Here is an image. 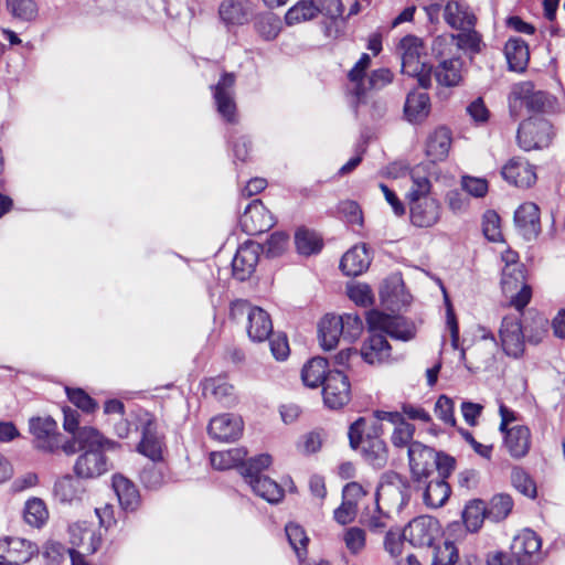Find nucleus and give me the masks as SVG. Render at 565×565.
<instances>
[{"label": "nucleus", "instance_id": "obj_36", "mask_svg": "<svg viewBox=\"0 0 565 565\" xmlns=\"http://www.w3.org/2000/svg\"><path fill=\"white\" fill-rule=\"evenodd\" d=\"M430 99L425 92H411L404 105V115L411 124L423 122L429 115Z\"/></svg>", "mask_w": 565, "mask_h": 565}, {"label": "nucleus", "instance_id": "obj_13", "mask_svg": "<svg viewBox=\"0 0 565 565\" xmlns=\"http://www.w3.org/2000/svg\"><path fill=\"white\" fill-rule=\"evenodd\" d=\"M117 443L113 445H106L102 447H87L83 454H81L73 467L74 475L83 479H96L107 471H109L111 465L108 458L105 456V449H115Z\"/></svg>", "mask_w": 565, "mask_h": 565}, {"label": "nucleus", "instance_id": "obj_4", "mask_svg": "<svg viewBox=\"0 0 565 565\" xmlns=\"http://www.w3.org/2000/svg\"><path fill=\"white\" fill-rule=\"evenodd\" d=\"M411 484L407 478L388 471L381 477L375 493V502L393 512H401L409 502Z\"/></svg>", "mask_w": 565, "mask_h": 565}, {"label": "nucleus", "instance_id": "obj_58", "mask_svg": "<svg viewBox=\"0 0 565 565\" xmlns=\"http://www.w3.org/2000/svg\"><path fill=\"white\" fill-rule=\"evenodd\" d=\"M341 319L342 338L348 342L355 341L363 331V321L356 313L338 316Z\"/></svg>", "mask_w": 565, "mask_h": 565}, {"label": "nucleus", "instance_id": "obj_37", "mask_svg": "<svg viewBox=\"0 0 565 565\" xmlns=\"http://www.w3.org/2000/svg\"><path fill=\"white\" fill-rule=\"evenodd\" d=\"M370 263L366 246H354L342 256L340 268L347 276H359L369 268Z\"/></svg>", "mask_w": 565, "mask_h": 565}, {"label": "nucleus", "instance_id": "obj_6", "mask_svg": "<svg viewBox=\"0 0 565 565\" xmlns=\"http://www.w3.org/2000/svg\"><path fill=\"white\" fill-rule=\"evenodd\" d=\"M553 104L554 98L543 90H534L531 82L515 84L509 95L510 115L515 119L520 116L523 106H526L530 111L545 113L553 107Z\"/></svg>", "mask_w": 565, "mask_h": 565}, {"label": "nucleus", "instance_id": "obj_5", "mask_svg": "<svg viewBox=\"0 0 565 565\" xmlns=\"http://www.w3.org/2000/svg\"><path fill=\"white\" fill-rule=\"evenodd\" d=\"M398 52L402 60V72L416 77L419 86L428 88L431 83V66L422 61V41L417 36L407 35L401 40Z\"/></svg>", "mask_w": 565, "mask_h": 565}, {"label": "nucleus", "instance_id": "obj_25", "mask_svg": "<svg viewBox=\"0 0 565 565\" xmlns=\"http://www.w3.org/2000/svg\"><path fill=\"white\" fill-rule=\"evenodd\" d=\"M207 433L218 441H235L243 433V420L234 414L217 415L210 420Z\"/></svg>", "mask_w": 565, "mask_h": 565}, {"label": "nucleus", "instance_id": "obj_29", "mask_svg": "<svg viewBox=\"0 0 565 565\" xmlns=\"http://www.w3.org/2000/svg\"><path fill=\"white\" fill-rule=\"evenodd\" d=\"M369 337L363 342L360 355L369 364H381L391 358L392 348L384 334L367 324Z\"/></svg>", "mask_w": 565, "mask_h": 565}, {"label": "nucleus", "instance_id": "obj_47", "mask_svg": "<svg viewBox=\"0 0 565 565\" xmlns=\"http://www.w3.org/2000/svg\"><path fill=\"white\" fill-rule=\"evenodd\" d=\"M487 516V507L482 500L470 501L462 512L463 523L468 531H478Z\"/></svg>", "mask_w": 565, "mask_h": 565}, {"label": "nucleus", "instance_id": "obj_53", "mask_svg": "<svg viewBox=\"0 0 565 565\" xmlns=\"http://www.w3.org/2000/svg\"><path fill=\"white\" fill-rule=\"evenodd\" d=\"M513 507L512 498L508 494L494 495L487 508V518L494 522L502 521L511 512Z\"/></svg>", "mask_w": 565, "mask_h": 565}, {"label": "nucleus", "instance_id": "obj_51", "mask_svg": "<svg viewBox=\"0 0 565 565\" xmlns=\"http://www.w3.org/2000/svg\"><path fill=\"white\" fill-rule=\"evenodd\" d=\"M295 243L298 253L306 256L318 253L322 247L321 238L318 234L306 228H299L296 232Z\"/></svg>", "mask_w": 565, "mask_h": 565}, {"label": "nucleus", "instance_id": "obj_59", "mask_svg": "<svg viewBox=\"0 0 565 565\" xmlns=\"http://www.w3.org/2000/svg\"><path fill=\"white\" fill-rule=\"evenodd\" d=\"M461 33L454 34L456 52L463 50L471 53L480 51L481 38L475 28L460 30Z\"/></svg>", "mask_w": 565, "mask_h": 565}, {"label": "nucleus", "instance_id": "obj_64", "mask_svg": "<svg viewBox=\"0 0 565 565\" xmlns=\"http://www.w3.org/2000/svg\"><path fill=\"white\" fill-rule=\"evenodd\" d=\"M66 394L70 402L77 408L89 414L97 409V403L82 388L66 387Z\"/></svg>", "mask_w": 565, "mask_h": 565}, {"label": "nucleus", "instance_id": "obj_17", "mask_svg": "<svg viewBox=\"0 0 565 565\" xmlns=\"http://www.w3.org/2000/svg\"><path fill=\"white\" fill-rule=\"evenodd\" d=\"M324 404L331 409L347 405L351 398V385L348 376L340 370L329 371L322 390Z\"/></svg>", "mask_w": 565, "mask_h": 565}, {"label": "nucleus", "instance_id": "obj_39", "mask_svg": "<svg viewBox=\"0 0 565 565\" xmlns=\"http://www.w3.org/2000/svg\"><path fill=\"white\" fill-rule=\"evenodd\" d=\"M462 61L458 56L441 60L435 68V78L441 86L454 87L462 79Z\"/></svg>", "mask_w": 565, "mask_h": 565}, {"label": "nucleus", "instance_id": "obj_54", "mask_svg": "<svg viewBox=\"0 0 565 565\" xmlns=\"http://www.w3.org/2000/svg\"><path fill=\"white\" fill-rule=\"evenodd\" d=\"M285 531L289 544L296 552L298 558L301 559L307 554V544L309 542L305 530L296 523H289L286 525Z\"/></svg>", "mask_w": 565, "mask_h": 565}, {"label": "nucleus", "instance_id": "obj_30", "mask_svg": "<svg viewBox=\"0 0 565 565\" xmlns=\"http://www.w3.org/2000/svg\"><path fill=\"white\" fill-rule=\"evenodd\" d=\"M501 174L505 181L519 188H529L536 181L534 167L523 158L510 159L503 166Z\"/></svg>", "mask_w": 565, "mask_h": 565}, {"label": "nucleus", "instance_id": "obj_57", "mask_svg": "<svg viewBox=\"0 0 565 565\" xmlns=\"http://www.w3.org/2000/svg\"><path fill=\"white\" fill-rule=\"evenodd\" d=\"M412 186L408 192V200L428 198L431 183L428 177L419 168L411 171Z\"/></svg>", "mask_w": 565, "mask_h": 565}, {"label": "nucleus", "instance_id": "obj_42", "mask_svg": "<svg viewBox=\"0 0 565 565\" xmlns=\"http://www.w3.org/2000/svg\"><path fill=\"white\" fill-rule=\"evenodd\" d=\"M341 319L335 315H326L319 323V339L324 350L337 347L342 337Z\"/></svg>", "mask_w": 565, "mask_h": 565}, {"label": "nucleus", "instance_id": "obj_62", "mask_svg": "<svg viewBox=\"0 0 565 565\" xmlns=\"http://www.w3.org/2000/svg\"><path fill=\"white\" fill-rule=\"evenodd\" d=\"M287 244L288 235L284 232H275L264 244H260L262 253H265L267 257H278L285 252Z\"/></svg>", "mask_w": 565, "mask_h": 565}, {"label": "nucleus", "instance_id": "obj_24", "mask_svg": "<svg viewBox=\"0 0 565 565\" xmlns=\"http://www.w3.org/2000/svg\"><path fill=\"white\" fill-rule=\"evenodd\" d=\"M409 216L414 226L429 228L436 225L441 216V206L434 198L409 200Z\"/></svg>", "mask_w": 565, "mask_h": 565}, {"label": "nucleus", "instance_id": "obj_32", "mask_svg": "<svg viewBox=\"0 0 565 565\" xmlns=\"http://www.w3.org/2000/svg\"><path fill=\"white\" fill-rule=\"evenodd\" d=\"M444 20L452 29L467 30L476 26L472 9L462 1L449 0L444 8Z\"/></svg>", "mask_w": 565, "mask_h": 565}, {"label": "nucleus", "instance_id": "obj_22", "mask_svg": "<svg viewBox=\"0 0 565 565\" xmlns=\"http://www.w3.org/2000/svg\"><path fill=\"white\" fill-rule=\"evenodd\" d=\"M408 460L412 476L415 481L420 482L434 473L436 468V451L419 441H414L408 448Z\"/></svg>", "mask_w": 565, "mask_h": 565}, {"label": "nucleus", "instance_id": "obj_16", "mask_svg": "<svg viewBox=\"0 0 565 565\" xmlns=\"http://www.w3.org/2000/svg\"><path fill=\"white\" fill-rule=\"evenodd\" d=\"M29 429L33 436V446L44 452H55L60 448V434L56 422L50 417H32Z\"/></svg>", "mask_w": 565, "mask_h": 565}, {"label": "nucleus", "instance_id": "obj_14", "mask_svg": "<svg viewBox=\"0 0 565 565\" xmlns=\"http://www.w3.org/2000/svg\"><path fill=\"white\" fill-rule=\"evenodd\" d=\"M235 82L236 77L233 73H223L218 82L211 86L216 111L228 124H236L238 120L234 90Z\"/></svg>", "mask_w": 565, "mask_h": 565}, {"label": "nucleus", "instance_id": "obj_41", "mask_svg": "<svg viewBox=\"0 0 565 565\" xmlns=\"http://www.w3.org/2000/svg\"><path fill=\"white\" fill-rule=\"evenodd\" d=\"M391 511L375 502L373 509H367L361 515V523L373 534H384L391 526Z\"/></svg>", "mask_w": 565, "mask_h": 565}, {"label": "nucleus", "instance_id": "obj_33", "mask_svg": "<svg viewBox=\"0 0 565 565\" xmlns=\"http://www.w3.org/2000/svg\"><path fill=\"white\" fill-rule=\"evenodd\" d=\"M501 433L503 434L504 447L511 457L520 459L529 452L531 446L529 427L516 425Z\"/></svg>", "mask_w": 565, "mask_h": 565}, {"label": "nucleus", "instance_id": "obj_12", "mask_svg": "<svg viewBox=\"0 0 565 565\" xmlns=\"http://www.w3.org/2000/svg\"><path fill=\"white\" fill-rule=\"evenodd\" d=\"M523 310H516L503 317L499 329V338L502 350L508 356L519 359L525 350V335L521 318Z\"/></svg>", "mask_w": 565, "mask_h": 565}, {"label": "nucleus", "instance_id": "obj_21", "mask_svg": "<svg viewBox=\"0 0 565 565\" xmlns=\"http://www.w3.org/2000/svg\"><path fill=\"white\" fill-rule=\"evenodd\" d=\"M70 543L84 554H94L100 547L103 533L93 523L77 521L68 526Z\"/></svg>", "mask_w": 565, "mask_h": 565}, {"label": "nucleus", "instance_id": "obj_35", "mask_svg": "<svg viewBox=\"0 0 565 565\" xmlns=\"http://www.w3.org/2000/svg\"><path fill=\"white\" fill-rule=\"evenodd\" d=\"M113 488L124 511H137L140 505V494L132 481L122 475H115L113 477Z\"/></svg>", "mask_w": 565, "mask_h": 565}, {"label": "nucleus", "instance_id": "obj_60", "mask_svg": "<svg viewBox=\"0 0 565 565\" xmlns=\"http://www.w3.org/2000/svg\"><path fill=\"white\" fill-rule=\"evenodd\" d=\"M415 434V426L406 420L394 426L391 441L396 448H409V445L414 443L413 437Z\"/></svg>", "mask_w": 565, "mask_h": 565}, {"label": "nucleus", "instance_id": "obj_18", "mask_svg": "<svg viewBox=\"0 0 565 565\" xmlns=\"http://www.w3.org/2000/svg\"><path fill=\"white\" fill-rule=\"evenodd\" d=\"M276 218L258 199L252 201L239 217L242 230L248 235H257L269 231Z\"/></svg>", "mask_w": 565, "mask_h": 565}, {"label": "nucleus", "instance_id": "obj_46", "mask_svg": "<svg viewBox=\"0 0 565 565\" xmlns=\"http://www.w3.org/2000/svg\"><path fill=\"white\" fill-rule=\"evenodd\" d=\"M247 451L243 448H233L224 451H214L210 455V461L213 468L226 470L244 462Z\"/></svg>", "mask_w": 565, "mask_h": 565}, {"label": "nucleus", "instance_id": "obj_8", "mask_svg": "<svg viewBox=\"0 0 565 565\" xmlns=\"http://www.w3.org/2000/svg\"><path fill=\"white\" fill-rule=\"evenodd\" d=\"M501 286L503 294L516 310H523L530 302L532 289L526 284L523 264H512L502 269Z\"/></svg>", "mask_w": 565, "mask_h": 565}, {"label": "nucleus", "instance_id": "obj_38", "mask_svg": "<svg viewBox=\"0 0 565 565\" xmlns=\"http://www.w3.org/2000/svg\"><path fill=\"white\" fill-rule=\"evenodd\" d=\"M451 141V132L448 128H436L427 138L426 154L433 161L445 160L449 153Z\"/></svg>", "mask_w": 565, "mask_h": 565}, {"label": "nucleus", "instance_id": "obj_26", "mask_svg": "<svg viewBox=\"0 0 565 565\" xmlns=\"http://www.w3.org/2000/svg\"><path fill=\"white\" fill-rule=\"evenodd\" d=\"M53 493L58 502L68 505H77L86 498L87 489L83 482V478L65 475L55 481Z\"/></svg>", "mask_w": 565, "mask_h": 565}, {"label": "nucleus", "instance_id": "obj_55", "mask_svg": "<svg viewBox=\"0 0 565 565\" xmlns=\"http://www.w3.org/2000/svg\"><path fill=\"white\" fill-rule=\"evenodd\" d=\"M458 550L452 542L444 541L434 547L431 565H463L458 563Z\"/></svg>", "mask_w": 565, "mask_h": 565}, {"label": "nucleus", "instance_id": "obj_11", "mask_svg": "<svg viewBox=\"0 0 565 565\" xmlns=\"http://www.w3.org/2000/svg\"><path fill=\"white\" fill-rule=\"evenodd\" d=\"M553 136L551 122L541 116H533L522 121L518 129L519 146L530 151L548 146Z\"/></svg>", "mask_w": 565, "mask_h": 565}, {"label": "nucleus", "instance_id": "obj_7", "mask_svg": "<svg viewBox=\"0 0 565 565\" xmlns=\"http://www.w3.org/2000/svg\"><path fill=\"white\" fill-rule=\"evenodd\" d=\"M137 427L141 431V440L137 445V451L149 458L153 463L161 461L166 443L164 435L159 430L156 416L147 411H139Z\"/></svg>", "mask_w": 565, "mask_h": 565}, {"label": "nucleus", "instance_id": "obj_43", "mask_svg": "<svg viewBox=\"0 0 565 565\" xmlns=\"http://www.w3.org/2000/svg\"><path fill=\"white\" fill-rule=\"evenodd\" d=\"M380 298L388 307H396L406 302L404 282L399 275H392L383 280L380 288Z\"/></svg>", "mask_w": 565, "mask_h": 565}, {"label": "nucleus", "instance_id": "obj_44", "mask_svg": "<svg viewBox=\"0 0 565 565\" xmlns=\"http://www.w3.org/2000/svg\"><path fill=\"white\" fill-rule=\"evenodd\" d=\"M328 369V361L324 358L317 356L307 362L301 371V377L305 385L318 387L323 384Z\"/></svg>", "mask_w": 565, "mask_h": 565}, {"label": "nucleus", "instance_id": "obj_19", "mask_svg": "<svg viewBox=\"0 0 565 565\" xmlns=\"http://www.w3.org/2000/svg\"><path fill=\"white\" fill-rule=\"evenodd\" d=\"M255 15L252 0H223L218 6V18L227 31L248 24Z\"/></svg>", "mask_w": 565, "mask_h": 565}, {"label": "nucleus", "instance_id": "obj_23", "mask_svg": "<svg viewBox=\"0 0 565 565\" xmlns=\"http://www.w3.org/2000/svg\"><path fill=\"white\" fill-rule=\"evenodd\" d=\"M262 250V245L252 241L244 243L237 248L232 260L233 276L237 280L245 281L253 275Z\"/></svg>", "mask_w": 565, "mask_h": 565}, {"label": "nucleus", "instance_id": "obj_27", "mask_svg": "<svg viewBox=\"0 0 565 565\" xmlns=\"http://www.w3.org/2000/svg\"><path fill=\"white\" fill-rule=\"evenodd\" d=\"M72 438L60 444V448L65 455L71 456L87 447H102L113 445L114 441L105 438L96 428L92 426H83L77 429L76 434H72Z\"/></svg>", "mask_w": 565, "mask_h": 565}, {"label": "nucleus", "instance_id": "obj_50", "mask_svg": "<svg viewBox=\"0 0 565 565\" xmlns=\"http://www.w3.org/2000/svg\"><path fill=\"white\" fill-rule=\"evenodd\" d=\"M254 28L262 39L273 41L280 32V20L273 13H262L255 18Z\"/></svg>", "mask_w": 565, "mask_h": 565}, {"label": "nucleus", "instance_id": "obj_52", "mask_svg": "<svg viewBox=\"0 0 565 565\" xmlns=\"http://www.w3.org/2000/svg\"><path fill=\"white\" fill-rule=\"evenodd\" d=\"M49 513L43 500L33 498L24 507V520L32 526H41L47 520Z\"/></svg>", "mask_w": 565, "mask_h": 565}, {"label": "nucleus", "instance_id": "obj_61", "mask_svg": "<svg viewBox=\"0 0 565 565\" xmlns=\"http://www.w3.org/2000/svg\"><path fill=\"white\" fill-rule=\"evenodd\" d=\"M343 541L347 548L352 554H359L365 547L366 534L365 531L358 526L349 527L343 533Z\"/></svg>", "mask_w": 565, "mask_h": 565}, {"label": "nucleus", "instance_id": "obj_1", "mask_svg": "<svg viewBox=\"0 0 565 565\" xmlns=\"http://www.w3.org/2000/svg\"><path fill=\"white\" fill-rule=\"evenodd\" d=\"M382 424L369 423L364 417L358 418L349 427V443L354 450L360 449L364 460L373 468H383L388 459L385 441L381 438Z\"/></svg>", "mask_w": 565, "mask_h": 565}, {"label": "nucleus", "instance_id": "obj_45", "mask_svg": "<svg viewBox=\"0 0 565 565\" xmlns=\"http://www.w3.org/2000/svg\"><path fill=\"white\" fill-rule=\"evenodd\" d=\"M204 392L211 393L224 406L235 403L234 387L224 377H212L204 382Z\"/></svg>", "mask_w": 565, "mask_h": 565}, {"label": "nucleus", "instance_id": "obj_20", "mask_svg": "<svg viewBox=\"0 0 565 565\" xmlns=\"http://www.w3.org/2000/svg\"><path fill=\"white\" fill-rule=\"evenodd\" d=\"M542 541L530 529L522 530L514 536L511 544V554L519 565H531L541 559Z\"/></svg>", "mask_w": 565, "mask_h": 565}, {"label": "nucleus", "instance_id": "obj_63", "mask_svg": "<svg viewBox=\"0 0 565 565\" xmlns=\"http://www.w3.org/2000/svg\"><path fill=\"white\" fill-rule=\"evenodd\" d=\"M511 481L513 487L522 494L529 498H534L536 494V487L530 476L522 469L515 468L511 473Z\"/></svg>", "mask_w": 565, "mask_h": 565}, {"label": "nucleus", "instance_id": "obj_28", "mask_svg": "<svg viewBox=\"0 0 565 565\" xmlns=\"http://www.w3.org/2000/svg\"><path fill=\"white\" fill-rule=\"evenodd\" d=\"M514 224L524 239H535L541 232L539 206L532 202L521 204L514 212Z\"/></svg>", "mask_w": 565, "mask_h": 565}, {"label": "nucleus", "instance_id": "obj_3", "mask_svg": "<svg viewBox=\"0 0 565 565\" xmlns=\"http://www.w3.org/2000/svg\"><path fill=\"white\" fill-rule=\"evenodd\" d=\"M271 462L270 455H258L244 462L241 473L256 495L269 503H278L284 498V490L277 482L260 475Z\"/></svg>", "mask_w": 565, "mask_h": 565}, {"label": "nucleus", "instance_id": "obj_31", "mask_svg": "<svg viewBox=\"0 0 565 565\" xmlns=\"http://www.w3.org/2000/svg\"><path fill=\"white\" fill-rule=\"evenodd\" d=\"M35 554H38L36 545L25 539L18 536L0 539V558L3 561L28 563Z\"/></svg>", "mask_w": 565, "mask_h": 565}, {"label": "nucleus", "instance_id": "obj_49", "mask_svg": "<svg viewBox=\"0 0 565 565\" xmlns=\"http://www.w3.org/2000/svg\"><path fill=\"white\" fill-rule=\"evenodd\" d=\"M316 0H301L291 7L285 20L288 25L297 24L313 19L317 14Z\"/></svg>", "mask_w": 565, "mask_h": 565}, {"label": "nucleus", "instance_id": "obj_34", "mask_svg": "<svg viewBox=\"0 0 565 565\" xmlns=\"http://www.w3.org/2000/svg\"><path fill=\"white\" fill-rule=\"evenodd\" d=\"M419 483L425 484L423 501L427 508L438 509L447 502L451 490L444 478L436 475L434 477H428L427 479H422Z\"/></svg>", "mask_w": 565, "mask_h": 565}, {"label": "nucleus", "instance_id": "obj_56", "mask_svg": "<svg viewBox=\"0 0 565 565\" xmlns=\"http://www.w3.org/2000/svg\"><path fill=\"white\" fill-rule=\"evenodd\" d=\"M405 540L407 539L404 535V530L401 531L397 526L390 527L384 533L383 548L391 557L397 558L402 555Z\"/></svg>", "mask_w": 565, "mask_h": 565}, {"label": "nucleus", "instance_id": "obj_2", "mask_svg": "<svg viewBox=\"0 0 565 565\" xmlns=\"http://www.w3.org/2000/svg\"><path fill=\"white\" fill-rule=\"evenodd\" d=\"M370 64V55L363 53L348 74L349 92L354 98L353 104L356 114L366 115L371 119H380L386 113V103L366 90L364 77Z\"/></svg>", "mask_w": 565, "mask_h": 565}, {"label": "nucleus", "instance_id": "obj_10", "mask_svg": "<svg viewBox=\"0 0 565 565\" xmlns=\"http://www.w3.org/2000/svg\"><path fill=\"white\" fill-rule=\"evenodd\" d=\"M247 315V334L253 342H263L273 334V322L270 316L259 307H253L246 300H236L232 303L231 315Z\"/></svg>", "mask_w": 565, "mask_h": 565}, {"label": "nucleus", "instance_id": "obj_15", "mask_svg": "<svg viewBox=\"0 0 565 565\" xmlns=\"http://www.w3.org/2000/svg\"><path fill=\"white\" fill-rule=\"evenodd\" d=\"M440 532L438 520L430 515L417 516L404 527V535L414 547L435 546Z\"/></svg>", "mask_w": 565, "mask_h": 565}, {"label": "nucleus", "instance_id": "obj_48", "mask_svg": "<svg viewBox=\"0 0 565 565\" xmlns=\"http://www.w3.org/2000/svg\"><path fill=\"white\" fill-rule=\"evenodd\" d=\"M7 9L11 15L22 22H32L39 14L35 0H6Z\"/></svg>", "mask_w": 565, "mask_h": 565}, {"label": "nucleus", "instance_id": "obj_9", "mask_svg": "<svg viewBox=\"0 0 565 565\" xmlns=\"http://www.w3.org/2000/svg\"><path fill=\"white\" fill-rule=\"evenodd\" d=\"M366 323L372 330H379L385 337L401 341H409L415 338V323L402 316H391L377 310L369 311Z\"/></svg>", "mask_w": 565, "mask_h": 565}, {"label": "nucleus", "instance_id": "obj_40", "mask_svg": "<svg viewBox=\"0 0 565 565\" xmlns=\"http://www.w3.org/2000/svg\"><path fill=\"white\" fill-rule=\"evenodd\" d=\"M504 54L509 68L514 72H523L530 58L529 46L521 38H510L504 46Z\"/></svg>", "mask_w": 565, "mask_h": 565}]
</instances>
